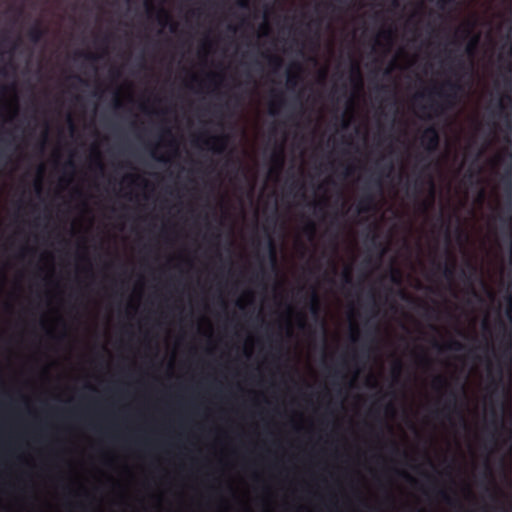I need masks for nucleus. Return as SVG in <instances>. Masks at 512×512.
Segmentation results:
<instances>
[{"label":"nucleus","mask_w":512,"mask_h":512,"mask_svg":"<svg viewBox=\"0 0 512 512\" xmlns=\"http://www.w3.org/2000/svg\"><path fill=\"white\" fill-rule=\"evenodd\" d=\"M462 90L459 81L447 80L441 86H433L427 91L431 103L423 109L428 108L435 116H439L455 106Z\"/></svg>","instance_id":"f257e3e1"},{"label":"nucleus","mask_w":512,"mask_h":512,"mask_svg":"<svg viewBox=\"0 0 512 512\" xmlns=\"http://www.w3.org/2000/svg\"><path fill=\"white\" fill-rule=\"evenodd\" d=\"M420 145L428 154L435 153L440 145V134L438 129L431 125L427 127L420 136Z\"/></svg>","instance_id":"f03ea898"},{"label":"nucleus","mask_w":512,"mask_h":512,"mask_svg":"<svg viewBox=\"0 0 512 512\" xmlns=\"http://www.w3.org/2000/svg\"><path fill=\"white\" fill-rule=\"evenodd\" d=\"M455 413L457 414L464 425H466L465 418L461 412V409L458 406V393L453 389L447 390V397L444 400V405L441 411H436V416L440 414L444 415L448 418V414Z\"/></svg>","instance_id":"7ed1b4c3"},{"label":"nucleus","mask_w":512,"mask_h":512,"mask_svg":"<svg viewBox=\"0 0 512 512\" xmlns=\"http://www.w3.org/2000/svg\"><path fill=\"white\" fill-rule=\"evenodd\" d=\"M228 137L226 135L212 136L203 141V143L214 153L224 152L227 146Z\"/></svg>","instance_id":"20e7f679"},{"label":"nucleus","mask_w":512,"mask_h":512,"mask_svg":"<svg viewBox=\"0 0 512 512\" xmlns=\"http://www.w3.org/2000/svg\"><path fill=\"white\" fill-rule=\"evenodd\" d=\"M375 208V197L372 193L366 192L362 195L357 204V213H368Z\"/></svg>","instance_id":"39448f33"},{"label":"nucleus","mask_w":512,"mask_h":512,"mask_svg":"<svg viewBox=\"0 0 512 512\" xmlns=\"http://www.w3.org/2000/svg\"><path fill=\"white\" fill-rule=\"evenodd\" d=\"M46 34V29H44L40 22H36L27 32L28 39L34 43H39L42 38Z\"/></svg>","instance_id":"423d86ee"},{"label":"nucleus","mask_w":512,"mask_h":512,"mask_svg":"<svg viewBox=\"0 0 512 512\" xmlns=\"http://www.w3.org/2000/svg\"><path fill=\"white\" fill-rule=\"evenodd\" d=\"M351 73V82L355 87L361 89L363 87V78L361 69L358 62H353L350 69Z\"/></svg>","instance_id":"0eeeda50"},{"label":"nucleus","mask_w":512,"mask_h":512,"mask_svg":"<svg viewBox=\"0 0 512 512\" xmlns=\"http://www.w3.org/2000/svg\"><path fill=\"white\" fill-rule=\"evenodd\" d=\"M309 311L314 317H318L320 313V299L315 289H312L309 295Z\"/></svg>","instance_id":"6e6552de"},{"label":"nucleus","mask_w":512,"mask_h":512,"mask_svg":"<svg viewBox=\"0 0 512 512\" xmlns=\"http://www.w3.org/2000/svg\"><path fill=\"white\" fill-rule=\"evenodd\" d=\"M271 160L274 164L275 171L279 173L284 166V149L282 146L272 153Z\"/></svg>","instance_id":"1a4fd4ad"},{"label":"nucleus","mask_w":512,"mask_h":512,"mask_svg":"<svg viewBox=\"0 0 512 512\" xmlns=\"http://www.w3.org/2000/svg\"><path fill=\"white\" fill-rule=\"evenodd\" d=\"M157 21H158V23H159L161 26H163V27H165V26H167L169 23H171V25H170V30H171L172 32H174V31H175L176 24H175V23H173V22H171V16H170V14H169L166 10H164L163 8L159 9V11H158V14H157Z\"/></svg>","instance_id":"9d476101"},{"label":"nucleus","mask_w":512,"mask_h":512,"mask_svg":"<svg viewBox=\"0 0 512 512\" xmlns=\"http://www.w3.org/2000/svg\"><path fill=\"white\" fill-rule=\"evenodd\" d=\"M511 160V166L507 168L502 176V182L505 187V191L512 197V154H509Z\"/></svg>","instance_id":"9b49d317"},{"label":"nucleus","mask_w":512,"mask_h":512,"mask_svg":"<svg viewBox=\"0 0 512 512\" xmlns=\"http://www.w3.org/2000/svg\"><path fill=\"white\" fill-rule=\"evenodd\" d=\"M455 266H456L455 259H452V261L450 263H445V264L438 263L437 269L442 270L443 275L447 279H452L454 276V272H455Z\"/></svg>","instance_id":"f8f14e48"},{"label":"nucleus","mask_w":512,"mask_h":512,"mask_svg":"<svg viewBox=\"0 0 512 512\" xmlns=\"http://www.w3.org/2000/svg\"><path fill=\"white\" fill-rule=\"evenodd\" d=\"M433 387L436 390H441L443 388L448 389L450 387V383L447 378L442 375H437L433 380Z\"/></svg>","instance_id":"ddd939ff"},{"label":"nucleus","mask_w":512,"mask_h":512,"mask_svg":"<svg viewBox=\"0 0 512 512\" xmlns=\"http://www.w3.org/2000/svg\"><path fill=\"white\" fill-rule=\"evenodd\" d=\"M265 56L268 59L269 65L273 68L274 71H277L278 69H280L282 67L283 60L281 57H279L277 55H269V54H267Z\"/></svg>","instance_id":"4468645a"},{"label":"nucleus","mask_w":512,"mask_h":512,"mask_svg":"<svg viewBox=\"0 0 512 512\" xmlns=\"http://www.w3.org/2000/svg\"><path fill=\"white\" fill-rule=\"evenodd\" d=\"M479 36L474 35L466 46V52L468 55L473 56L479 43Z\"/></svg>","instance_id":"2eb2a0df"},{"label":"nucleus","mask_w":512,"mask_h":512,"mask_svg":"<svg viewBox=\"0 0 512 512\" xmlns=\"http://www.w3.org/2000/svg\"><path fill=\"white\" fill-rule=\"evenodd\" d=\"M497 108L499 109V113H500V114L502 115V117L504 118L507 128H509V129L511 130V129H512V125H511V118H510V114H508V113H504V105H503L502 100H499V101L497 102Z\"/></svg>","instance_id":"dca6fc26"},{"label":"nucleus","mask_w":512,"mask_h":512,"mask_svg":"<svg viewBox=\"0 0 512 512\" xmlns=\"http://www.w3.org/2000/svg\"><path fill=\"white\" fill-rule=\"evenodd\" d=\"M300 79V76L298 73H293L291 71H288L287 73V86L289 88H294L298 84Z\"/></svg>","instance_id":"f3484780"},{"label":"nucleus","mask_w":512,"mask_h":512,"mask_svg":"<svg viewBox=\"0 0 512 512\" xmlns=\"http://www.w3.org/2000/svg\"><path fill=\"white\" fill-rule=\"evenodd\" d=\"M316 224L313 221H308L304 227V233L309 237V239H313L316 234Z\"/></svg>","instance_id":"a211bd4d"},{"label":"nucleus","mask_w":512,"mask_h":512,"mask_svg":"<svg viewBox=\"0 0 512 512\" xmlns=\"http://www.w3.org/2000/svg\"><path fill=\"white\" fill-rule=\"evenodd\" d=\"M268 247H269V258L272 263V265L276 264L277 261V254H276V247L272 239H269L268 241Z\"/></svg>","instance_id":"6ab92c4d"},{"label":"nucleus","mask_w":512,"mask_h":512,"mask_svg":"<svg viewBox=\"0 0 512 512\" xmlns=\"http://www.w3.org/2000/svg\"><path fill=\"white\" fill-rule=\"evenodd\" d=\"M284 104H285V102H284L282 97H279V99L277 101H272L271 104H270L269 113L271 115H276L277 114V110L279 108H281Z\"/></svg>","instance_id":"aec40b11"},{"label":"nucleus","mask_w":512,"mask_h":512,"mask_svg":"<svg viewBox=\"0 0 512 512\" xmlns=\"http://www.w3.org/2000/svg\"><path fill=\"white\" fill-rule=\"evenodd\" d=\"M464 348L465 346L461 342L456 340H452L446 345V349L452 351H462L464 350Z\"/></svg>","instance_id":"412c9836"},{"label":"nucleus","mask_w":512,"mask_h":512,"mask_svg":"<svg viewBox=\"0 0 512 512\" xmlns=\"http://www.w3.org/2000/svg\"><path fill=\"white\" fill-rule=\"evenodd\" d=\"M342 281L345 285L352 284V274H351V268L347 267L342 273Z\"/></svg>","instance_id":"4be33fe9"},{"label":"nucleus","mask_w":512,"mask_h":512,"mask_svg":"<svg viewBox=\"0 0 512 512\" xmlns=\"http://www.w3.org/2000/svg\"><path fill=\"white\" fill-rule=\"evenodd\" d=\"M393 36H394V32L392 29L382 30L379 33V37L383 38L384 40L388 41L389 43H391Z\"/></svg>","instance_id":"5701e85b"},{"label":"nucleus","mask_w":512,"mask_h":512,"mask_svg":"<svg viewBox=\"0 0 512 512\" xmlns=\"http://www.w3.org/2000/svg\"><path fill=\"white\" fill-rule=\"evenodd\" d=\"M500 220L505 224L507 225V227L509 228L510 230V238H512V216L508 215V216H505V217H500Z\"/></svg>","instance_id":"b1692460"},{"label":"nucleus","mask_w":512,"mask_h":512,"mask_svg":"<svg viewBox=\"0 0 512 512\" xmlns=\"http://www.w3.org/2000/svg\"><path fill=\"white\" fill-rule=\"evenodd\" d=\"M437 494L446 503H449V504L452 503L451 497L448 495V493L445 490L440 489V490L437 491Z\"/></svg>","instance_id":"393cba45"},{"label":"nucleus","mask_w":512,"mask_h":512,"mask_svg":"<svg viewBox=\"0 0 512 512\" xmlns=\"http://www.w3.org/2000/svg\"><path fill=\"white\" fill-rule=\"evenodd\" d=\"M402 368H403V365H402V362L397 360L394 365H393V368H392V371L393 373L396 375V376H399L401 371H402Z\"/></svg>","instance_id":"a878e982"},{"label":"nucleus","mask_w":512,"mask_h":512,"mask_svg":"<svg viewBox=\"0 0 512 512\" xmlns=\"http://www.w3.org/2000/svg\"><path fill=\"white\" fill-rule=\"evenodd\" d=\"M453 3V0H437V7L439 9H446L447 6L451 5Z\"/></svg>","instance_id":"bb28decb"},{"label":"nucleus","mask_w":512,"mask_h":512,"mask_svg":"<svg viewBox=\"0 0 512 512\" xmlns=\"http://www.w3.org/2000/svg\"><path fill=\"white\" fill-rule=\"evenodd\" d=\"M94 165H95V167H96L98 170H100L101 172L104 170V165H103V163H102V161H101V158H100L99 153H97V155H96V157H95V159H94Z\"/></svg>","instance_id":"cd10ccee"},{"label":"nucleus","mask_w":512,"mask_h":512,"mask_svg":"<svg viewBox=\"0 0 512 512\" xmlns=\"http://www.w3.org/2000/svg\"><path fill=\"white\" fill-rule=\"evenodd\" d=\"M79 55L84 56L85 59L90 61H96L98 59V56L93 53H79Z\"/></svg>","instance_id":"c85d7f7f"},{"label":"nucleus","mask_w":512,"mask_h":512,"mask_svg":"<svg viewBox=\"0 0 512 512\" xmlns=\"http://www.w3.org/2000/svg\"><path fill=\"white\" fill-rule=\"evenodd\" d=\"M265 275L266 271L264 270V268H261V270L254 275V279L257 281L263 280L265 278Z\"/></svg>","instance_id":"c756f323"},{"label":"nucleus","mask_w":512,"mask_h":512,"mask_svg":"<svg viewBox=\"0 0 512 512\" xmlns=\"http://www.w3.org/2000/svg\"><path fill=\"white\" fill-rule=\"evenodd\" d=\"M508 301H509V306L507 308V316H508L510 322L512 323V297H509Z\"/></svg>","instance_id":"7c9ffc66"},{"label":"nucleus","mask_w":512,"mask_h":512,"mask_svg":"<svg viewBox=\"0 0 512 512\" xmlns=\"http://www.w3.org/2000/svg\"><path fill=\"white\" fill-rule=\"evenodd\" d=\"M238 6L241 8L247 9L249 8V0H238L237 1Z\"/></svg>","instance_id":"2f4dec72"},{"label":"nucleus","mask_w":512,"mask_h":512,"mask_svg":"<svg viewBox=\"0 0 512 512\" xmlns=\"http://www.w3.org/2000/svg\"><path fill=\"white\" fill-rule=\"evenodd\" d=\"M357 328L356 327H352V334H351V341L352 342H356L357 341Z\"/></svg>","instance_id":"473e14b6"},{"label":"nucleus","mask_w":512,"mask_h":512,"mask_svg":"<svg viewBox=\"0 0 512 512\" xmlns=\"http://www.w3.org/2000/svg\"><path fill=\"white\" fill-rule=\"evenodd\" d=\"M372 183L374 184L375 187H377L378 189H381L382 187V182H381V179L380 178H375L372 180Z\"/></svg>","instance_id":"72a5a7b5"},{"label":"nucleus","mask_w":512,"mask_h":512,"mask_svg":"<svg viewBox=\"0 0 512 512\" xmlns=\"http://www.w3.org/2000/svg\"><path fill=\"white\" fill-rule=\"evenodd\" d=\"M425 310H426V316H427L428 318H432V313H434V312H435V310H434V309H432V308H430V307H428V306H425Z\"/></svg>","instance_id":"f704fd0d"},{"label":"nucleus","mask_w":512,"mask_h":512,"mask_svg":"<svg viewBox=\"0 0 512 512\" xmlns=\"http://www.w3.org/2000/svg\"><path fill=\"white\" fill-rule=\"evenodd\" d=\"M433 202H434V191H432L430 201L427 204L424 203V208L427 209L428 207H430L433 204Z\"/></svg>","instance_id":"c9c22d12"},{"label":"nucleus","mask_w":512,"mask_h":512,"mask_svg":"<svg viewBox=\"0 0 512 512\" xmlns=\"http://www.w3.org/2000/svg\"><path fill=\"white\" fill-rule=\"evenodd\" d=\"M420 362H421L422 364L427 365V364H429V363H430V360H429L425 355H422V356L420 357Z\"/></svg>","instance_id":"e433bc0d"},{"label":"nucleus","mask_w":512,"mask_h":512,"mask_svg":"<svg viewBox=\"0 0 512 512\" xmlns=\"http://www.w3.org/2000/svg\"><path fill=\"white\" fill-rule=\"evenodd\" d=\"M138 178L139 177L136 176V175H128V176H126V179H129L131 182H134Z\"/></svg>","instance_id":"4c0bfd02"},{"label":"nucleus","mask_w":512,"mask_h":512,"mask_svg":"<svg viewBox=\"0 0 512 512\" xmlns=\"http://www.w3.org/2000/svg\"><path fill=\"white\" fill-rule=\"evenodd\" d=\"M72 77L77 79L82 84H87V82L83 78H81L80 76L74 75Z\"/></svg>","instance_id":"58836bf2"},{"label":"nucleus","mask_w":512,"mask_h":512,"mask_svg":"<svg viewBox=\"0 0 512 512\" xmlns=\"http://www.w3.org/2000/svg\"><path fill=\"white\" fill-rule=\"evenodd\" d=\"M298 186H299L300 189H303V184H299L298 182H293L291 184V188H295V187H298Z\"/></svg>","instance_id":"ea45409f"},{"label":"nucleus","mask_w":512,"mask_h":512,"mask_svg":"<svg viewBox=\"0 0 512 512\" xmlns=\"http://www.w3.org/2000/svg\"><path fill=\"white\" fill-rule=\"evenodd\" d=\"M457 66L459 69H464V62L462 61V59L458 60Z\"/></svg>","instance_id":"a19ab883"},{"label":"nucleus","mask_w":512,"mask_h":512,"mask_svg":"<svg viewBox=\"0 0 512 512\" xmlns=\"http://www.w3.org/2000/svg\"><path fill=\"white\" fill-rule=\"evenodd\" d=\"M35 188H36V190H37L38 192H40V191H41V182H40V181H37V182L35 183Z\"/></svg>","instance_id":"79ce46f5"},{"label":"nucleus","mask_w":512,"mask_h":512,"mask_svg":"<svg viewBox=\"0 0 512 512\" xmlns=\"http://www.w3.org/2000/svg\"><path fill=\"white\" fill-rule=\"evenodd\" d=\"M110 73H111V75L113 77H118L119 76V71L118 70H111Z\"/></svg>","instance_id":"37998d69"},{"label":"nucleus","mask_w":512,"mask_h":512,"mask_svg":"<svg viewBox=\"0 0 512 512\" xmlns=\"http://www.w3.org/2000/svg\"><path fill=\"white\" fill-rule=\"evenodd\" d=\"M377 331H378V327H377V326H374L372 330H370V329H369L367 332H368L369 334H374V333H376Z\"/></svg>","instance_id":"c03bdc74"},{"label":"nucleus","mask_w":512,"mask_h":512,"mask_svg":"<svg viewBox=\"0 0 512 512\" xmlns=\"http://www.w3.org/2000/svg\"><path fill=\"white\" fill-rule=\"evenodd\" d=\"M6 92H7V87L6 86H0V93L4 94Z\"/></svg>","instance_id":"a18cd8bd"},{"label":"nucleus","mask_w":512,"mask_h":512,"mask_svg":"<svg viewBox=\"0 0 512 512\" xmlns=\"http://www.w3.org/2000/svg\"><path fill=\"white\" fill-rule=\"evenodd\" d=\"M68 121H69V125H70L71 130H74L75 126H74V123H73V121H72V119L70 117H69Z\"/></svg>","instance_id":"49530a36"},{"label":"nucleus","mask_w":512,"mask_h":512,"mask_svg":"<svg viewBox=\"0 0 512 512\" xmlns=\"http://www.w3.org/2000/svg\"><path fill=\"white\" fill-rule=\"evenodd\" d=\"M146 7L148 12H150L153 9L152 6L149 4V0H146Z\"/></svg>","instance_id":"de8ad7c7"},{"label":"nucleus","mask_w":512,"mask_h":512,"mask_svg":"<svg viewBox=\"0 0 512 512\" xmlns=\"http://www.w3.org/2000/svg\"><path fill=\"white\" fill-rule=\"evenodd\" d=\"M425 94L423 93H418L416 96H415V99L417 98H424Z\"/></svg>","instance_id":"09e8293b"},{"label":"nucleus","mask_w":512,"mask_h":512,"mask_svg":"<svg viewBox=\"0 0 512 512\" xmlns=\"http://www.w3.org/2000/svg\"><path fill=\"white\" fill-rule=\"evenodd\" d=\"M114 104H115V107H117V108L121 106V103L118 99L115 100Z\"/></svg>","instance_id":"8fccbe9b"},{"label":"nucleus","mask_w":512,"mask_h":512,"mask_svg":"<svg viewBox=\"0 0 512 512\" xmlns=\"http://www.w3.org/2000/svg\"><path fill=\"white\" fill-rule=\"evenodd\" d=\"M154 158H156L158 161H166L163 157H156L154 154H152Z\"/></svg>","instance_id":"3c124183"},{"label":"nucleus","mask_w":512,"mask_h":512,"mask_svg":"<svg viewBox=\"0 0 512 512\" xmlns=\"http://www.w3.org/2000/svg\"><path fill=\"white\" fill-rule=\"evenodd\" d=\"M387 170L389 172H391L393 170V165L391 163L387 166Z\"/></svg>","instance_id":"603ef678"},{"label":"nucleus","mask_w":512,"mask_h":512,"mask_svg":"<svg viewBox=\"0 0 512 512\" xmlns=\"http://www.w3.org/2000/svg\"><path fill=\"white\" fill-rule=\"evenodd\" d=\"M392 281L395 282V283L399 282L398 278L396 276H394V275L392 276Z\"/></svg>","instance_id":"864d4df0"},{"label":"nucleus","mask_w":512,"mask_h":512,"mask_svg":"<svg viewBox=\"0 0 512 512\" xmlns=\"http://www.w3.org/2000/svg\"><path fill=\"white\" fill-rule=\"evenodd\" d=\"M403 476H405V477H406V478H408L409 480H413V478H412L409 474L403 473Z\"/></svg>","instance_id":"5fc2aeb1"},{"label":"nucleus","mask_w":512,"mask_h":512,"mask_svg":"<svg viewBox=\"0 0 512 512\" xmlns=\"http://www.w3.org/2000/svg\"><path fill=\"white\" fill-rule=\"evenodd\" d=\"M333 376L334 377H338L339 376V372L337 370H335L334 373H333Z\"/></svg>","instance_id":"6e6d98bb"},{"label":"nucleus","mask_w":512,"mask_h":512,"mask_svg":"<svg viewBox=\"0 0 512 512\" xmlns=\"http://www.w3.org/2000/svg\"><path fill=\"white\" fill-rule=\"evenodd\" d=\"M67 166L74 167V164H73V162H72V161H69V162L67 163Z\"/></svg>","instance_id":"4d7b16f0"},{"label":"nucleus","mask_w":512,"mask_h":512,"mask_svg":"<svg viewBox=\"0 0 512 512\" xmlns=\"http://www.w3.org/2000/svg\"><path fill=\"white\" fill-rule=\"evenodd\" d=\"M392 448H393V451H395V452H397V451H398V449H397V447H396V445H395V444H393V445H392Z\"/></svg>","instance_id":"13d9d810"},{"label":"nucleus","mask_w":512,"mask_h":512,"mask_svg":"<svg viewBox=\"0 0 512 512\" xmlns=\"http://www.w3.org/2000/svg\"><path fill=\"white\" fill-rule=\"evenodd\" d=\"M293 66H294V67H296V68H297V70H300V69H301V67H300V65H299V64H293Z\"/></svg>","instance_id":"bf43d9fd"},{"label":"nucleus","mask_w":512,"mask_h":512,"mask_svg":"<svg viewBox=\"0 0 512 512\" xmlns=\"http://www.w3.org/2000/svg\"><path fill=\"white\" fill-rule=\"evenodd\" d=\"M471 292L473 293V295L477 296V293L473 288H471Z\"/></svg>","instance_id":"052dcab7"},{"label":"nucleus","mask_w":512,"mask_h":512,"mask_svg":"<svg viewBox=\"0 0 512 512\" xmlns=\"http://www.w3.org/2000/svg\"><path fill=\"white\" fill-rule=\"evenodd\" d=\"M215 77H216V75H214V74L209 75L210 79H214Z\"/></svg>","instance_id":"680f3d73"},{"label":"nucleus","mask_w":512,"mask_h":512,"mask_svg":"<svg viewBox=\"0 0 512 512\" xmlns=\"http://www.w3.org/2000/svg\"><path fill=\"white\" fill-rule=\"evenodd\" d=\"M165 133L170 135V134H171L170 129H166V130H165Z\"/></svg>","instance_id":"e2e57ef3"},{"label":"nucleus","mask_w":512,"mask_h":512,"mask_svg":"<svg viewBox=\"0 0 512 512\" xmlns=\"http://www.w3.org/2000/svg\"><path fill=\"white\" fill-rule=\"evenodd\" d=\"M469 266L471 267V269H472L473 271H475V267H474L473 265L469 264Z\"/></svg>","instance_id":"0e129e2a"},{"label":"nucleus","mask_w":512,"mask_h":512,"mask_svg":"<svg viewBox=\"0 0 512 512\" xmlns=\"http://www.w3.org/2000/svg\"><path fill=\"white\" fill-rule=\"evenodd\" d=\"M358 358V355H353V359L356 360Z\"/></svg>","instance_id":"69168bd1"},{"label":"nucleus","mask_w":512,"mask_h":512,"mask_svg":"<svg viewBox=\"0 0 512 512\" xmlns=\"http://www.w3.org/2000/svg\"><path fill=\"white\" fill-rule=\"evenodd\" d=\"M343 127H347V122L346 121L343 122Z\"/></svg>","instance_id":"338daca9"},{"label":"nucleus","mask_w":512,"mask_h":512,"mask_svg":"<svg viewBox=\"0 0 512 512\" xmlns=\"http://www.w3.org/2000/svg\"><path fill=\"white\" fill-rule=\"evenodd\" d=\"M192 80H193V81H196V80H197V78H196L195 76H192Z\"/></svg>","instance_id":"774afa93"}]
</instances>
